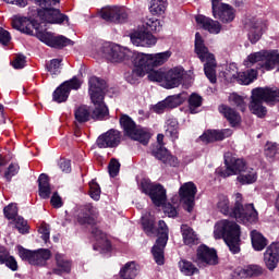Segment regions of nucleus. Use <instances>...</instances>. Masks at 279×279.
Listing matches in <instances>:
<instances>
[{
  "instance_id": "obj_1",
  "label": "nucleus",
  "mask_w": 279,
  "mask_h": 279,
  "mask_svg": "<svg viewBox=\"0 0 279 279\" xmlns=\"http://www.w3.org/2000/svg\"><path fill=\"white\" fill-rule=\"evenodd\" d=\"M104 95H106V81L93 76L89 78V97L94 105V110L90 113V107L81 106L75 109L74 117L77 123H86L90 119H106L108 117V107L104 102Z\"/></svg>"
},
{
  "instance_id": "obj_2",
  "label": "nucleus",
  "mask_w": 279,
  "mask_h": 279,
  "mask_svg": "<svg viewBox=\"0 0 279 279\" xmlns=\"http://www.w3.org/2000/svg\"><path fill=\"white\" fill-rule=\"evenodd\" d=\"M217 208L222 215L233 217L239 223H256L258 221V211L254 208V204L243 206V195L241 193L234 194L233 208L228 196L219 195Z\"/></svg>"
},
{
  "instance_id": "obj_3",
  "label": "nucleus",
  "mask_w": 279,
  "mask_h": 279,
  "mask_svg": "<svg viewBox=\"0 0 279 279\" xmlns=\"http://www.w3.org/2000/svg\"><path fill=\"white\" fill-rule=\"evenodd\" d=\"M14 29H19V32H23V34L32 35L34 34V28L36 29V37L38 40L47 45L48 47H53L54 49H62V47H69L73 45V40L59 35L53 36L52 33L47 31H40V28L36 27L34 22H32L27 17H15L12 22Z\"/></svg>"
},
{
  "instance_id": "obj_4",
  "label": "nucleus",
  "mask_w": 279,
  "mask_h": 279,
  "mask_svg": "<svg viewBox=\"0 0 279 279\" xmlns=\"http://www.w3.org/2000/svg\"><path fill=\"white\" fill-rule=\"evenodd\" d=\"M214 238L223 239L232 254L241 252V227L236 222L228 219L216 222Z\"/></svg>"
},
{
  "instance_id": "obj_5",
  "label": "nucleus",
  "mask_w": 279,
  "mask_h": 279,
  "mask_svg": "<svg viewBox=\"0 0 279 279\" xmlns=\"http://www.w3.org/2000/svg\"><path fill=\"white\" fill-rule=\"evenodd\" d=\"M244 66L252 69L257 64L258 69L264 71H274L277 68L279 72V51L278 50H260L250 53L243 61Z\"/></svg>"
},
{
  "instance_id": "obj_6",
  "label": "nucleus",
  "mask_w": 279,
  "mask_h": 279,
  "mask_svg": "<svg viewBox=\"0 0 279 279\" xmlns=\"http://www.w3.org/2000/svg\"><path fill=\"white\" fill-rule=\"evenodd\" d=\"M195 53L202 62H206L204 65L205 75L211 84H215L217 82V73L215 71L217 61L215 60V54L208 51V47L204 44L199 33L195 34Z\"/></svg>"
},
{
  "instance_id": "obj_7",
  "label": "nucleus",
  "mask_w": 279,
  "mask_h": 279,
  "mask_svg": "<svg viewBox=\"0 0 279 279\" xmlns=\"http://www.w3.org/2000/svg\"><path fill=\"white\" fill-rule=\"evenodd\" d=\"M130 58L134 69L126 80L130 84H136L138 77H145V74L151 71L149 53L131 52Z\"/></svg>"
},
{
  "instance_id": "obj_8",
  "label": "nucleus",
  "mask_w": 279,
  "mask_h": 279,
  "mask_svg": "<svg viewBox=\"0 0 279 279\" xmlns=\"http://www.w3.org/2000/svg\"><path fill=\"white\" fill-rule=\"evenodd\" d=\"M120 125L124 131V134L132 138L133 141H137L142 145H147L149 140L151 138V134L148 133L147 130L136 125L134 120L126 114H123L120 118Z\"/></svg>"
},
{
  "instance_id": "obj_9",
  "label": "nucleus",
  "mask_w": 279,
  "mask_h": 279,
  "mask_svg": "<svg viewBox=\"0 0 279 279\" xmlns=\"http://www.w3.org/2000/svg\"><path fill=\"white\" fill-rule=\"evenodd\" d=\"M158 239L156 244L153 246V256L157 265H165V247L167 241H169V227L163 220H159L157 229Z\"/></svg>"
},
{
  "instance_id": "obj_10",
  "label": "nucleus",
  "mask_w": 279,
  "mask_h": 279,
  "mask_svg": "<svg viewBox=\"0 0 279 279\" xmlns=\"http://www.w3.org/2000/svg\"><path fill=\"white\" fill-rule=\"evenodd\" d=\"M19 255L22 260H27L29 265H37L44 267L47 265V260L51 258V251L49 248H38L36 251H29L23 246H17Z\"/></svg>"
},
{
  "instance_id": "obj_11",
  "label": "nucleus",
  "mask_w": 279,
  "mask_h": 279,
  "mask_svg": "<svg viewBox=\"0 0 279 279\" xmlns=\"http://www.w3.org/2000/svg\"><path fill=\"white\" fill-rule=\"evenodd\" d=\"M142 193L149 195L155 206H162L167 202V190L161 184L151 183V181L144 179L141 182Z\"/></svg>"
},
{
  "instance_id": "obj_12",
  "label": "nucleus",
  "mask_w": 279,
  "mask_h": 279,
  "mask_svg": "<svg viewBox=\"0 0 279 279\" xmlns=\"http://www.w3.org/2000/svg\"><path fill=\"white\" fill-rule=\"evenodd\" d=\"M225 169L219 170L218 173L221 178H230V175H240L245 171L247 165L245 160L236 159L230 155L225 156Z\"/></svg>"
},
{
  "instance_id": "obj_13",
  "label": "nucleus",
  "mask_w": 279,
  "mask_h": 279,
  "mask_svg": "<svg viewBox=\"0 0 279 279\" xmlns=\"http://www.w3.org/2000/svg\"><path fill=\"white\" fill-rule=\"evenodd\" d=\"M37 14L41 23H49L50 25H62L64 21H69V16L62 14L60 10L51 7H40Z\"/></svg>"
},
{
  "instance_id": "obj_14",
  "label": "nucleus",
  "mask_w": 279,
  "mask_h": 279,
  "mask_svg": "<svg viewBox=\"0 0 279 279\" xmlns=\"http://www.w3.org/2000/svg\"><path fill=\"white\" fill-rule=\"evenodd\" d=\"M197 194V186L193 182L184 183L180 190V202L183 204V208L187 210V213H193V208H195V195Z\"/></svg>"
},
{
  "instance_id": "obj_15",
  "label": "nucleus",
  "mask_w": 279,
  "mask_h": 279,
  "mask_svg": "<svg viewBox=\"0 0 279 279\" xmlns=\"http://www.w3.org/2000/svg\"><path fill=\"white\" fill-rule=\"evenodd\" d=\"M82 86V82L77 77H73L70 81L62 83L52 94V100L57 104H64L71 95V90H77Z\"/></svg>"
},
{
  "instance_id": "obj_16",
  "label": "nucleus",
  "mask_w": 279,
  "mask_h": 279,
  "mask_svg": "<svg viewBox=\"0 0 279 279\" xmlns=\"http://www.w3.org/2000/svg\"><path fill=\"white\" fill-rule=\"evenodd\" d=\"M105 58L109 62H123V60H130L132 56V50L123 48L117 44L107 45L104 47Z\"/></svg>"
},
{
  "instance_id": "obj_17",
  "label": "nucleus",
  "mask_w": 279,
  "mask_h": 279,
  "mask_svg": "<svg viewBox=\"0 0 279 279\" xmlns=\"http://www.w3.org/2000/svg\"><path fill=\"white\" fill-rule=\"evenodd\" d=\"M132 45L135 47H154L158 40L151 33L143 29L141 26L138 29L130 36Z\"/></svg>"
},
{
  "instance_id": "obj_18",
  "label": "nucleus",
  "mask_w": 279,
  "mask_h": 279,
  "mask_svg": "<svg viewBox=\"0 0 279 279\" xmlns=\"http://www.w3.org/2000/svg\"><path fill=\"white\" fill-rule=\"evenodd\" d=\"M100 16L108 23H124V21H128V12L121 7L104 9Z\"/></svg>"
},
{
  "instance_id": "obj_19",
  "label": "nucleus",
  "mask_w": 279,
  "mask_h": 279,
  "mask_svg": "<svg viewBox=\"0 0 279 279\" xmlns=\"http://www.w3.org/2000/svg\"><path fill=\"white\" fill-rule=\"evenodd\" d=\"M119 143H121V133L116 130H109L108 132L100 135L96 141V145L99 147V149L117 147Z\"/></svg>"
},
{
  "instance_id": "obj_20",
  "label": "nucleus",
  "mask_w": 279,
  "mask_h": 279,
  "mask_svg": "<svg viewBox=\"0 0 279 279\" xmlns=\"http://www.w3.org/2000/svg\"><path fill=\"white\" fill-rule=\"evenodd\" d=\"M214 19H217L221 23H232L236 19V10L228 3H221L217 9L213 11Z\"/></svg>"
},
{
  "instance_id": "obj_21",
  "label": "nucleus",
  "mask_w": 279,
  "mask_h": 279,
  "mask_svg": "<svg viewBox=\"0 0 279 279\" xmlns=\"http://www.w3.org/2000/svg\"><path fill=\"white\" fill-rule=\"evenodd\" d=\"M248 28V40L252 45H256L258 40H260V36H263V32L267 29V24L262 20H251L246 25Z\"/></svg>"
},
{
  "instance_id": "obj_22",
  "label": "nucleus",
  "mask_w": 279,
  "mask_h": 279,
  "mask_svg": "<svg viewBox=\"0 0 279 279\" xmlns=\"http://www.w3.org/2000/svg\"><path fill=\"white\" fill-rule=\"evenodd\" d=\"M184 78V69L175 66L166 72L165 88H178Z\"/></svg>"
},
{
  "instance_id": "obj_23",
  "label": "nucleus",
  "mask_w": 279,
  "mask_h": 279,
  "mask_svg": "<svg viewBox=\"0 0 279 279\" xmlns=\"http://www.w3.org/2000/svg\"><path fill=\"white\" fill-rule=\"evenodd\" d=\"M197 260L205 265H217L219 263V257L217 256V251L214 248L201 245L197 248Z\"/></svg>"
},
{
  "instance_id": "obj_24",
  "label": "nucleus",
  "mask_w": 279,
  "mask_h": 279,
  "mask_svg": "<svg viewBox=\"0 0 279 279\" xmlns=\"http://www.w3.org/2000/svg\"><path fill=\"white\" fill-rule=\"evenodd\" d=\"M151 155L157 159L162 161L163 165L168 167H179L180 160H178V157L171 155L169 150L166 147L159 146L156 149L151 150Z\"/></svg>"
},
{
  "instance_id": "obj_25",
  "label": "nucleus",
  "mask_w": 279,
  "mask_h": 279,
  "mask_svg": "<svg viewBox=\"0 0 279 279\" xmlns=\"http://www.w3.org/2000/svg\"><path fill=\"white\" fill-rule=\"evenodd\" d=\"M264 263L269 269V271H274L276 267H278L279 263V245L276 243L270 244L266 252L264 253Z\"/></svg>"
},
{
  "instance_id": "obj_26",
  "label": "nucleus",
  "mask_w": 279,
  "mask_h": 279,
  "mask_svg": "<svg viewBox=\"0 0 279 279\" xmlns=\"http://www.w3.org/2000/svg\"><path fill=\"white\" fill-rule=\"evenodd\" d=\"M229 136H232V130L230 129L222 131L208 130L199 136V141L202 143H215V141H223V138H229Z\"/></svg>"
},
{
  "instance_id": "obj_27",
  "label": "nucleus",
  "mask_w": 279,
  "mask_h": 279,
  "mask_svg": "<svg viewBox=\"0 0 279 279\" xmlns=\"http://www.w3.org/2000/svg\"><path fill=\"white\" fill-rule=\"evenodd\" d=\"M251 104L248 106L252 114H255L259 119H263L267 114V107L263 106L265 101L259 95H256V92L252 90Z\"/></svg>"
},
{
  "instance_id": "obj_28",
  "label": "nucleus",
  "mask_w": 279,
  "mask_h": 279,
  "mask_svg": "<svg viewBox=\"0 0 279 279\" xmlns=\"http://www.w3.org/2000/svg\"><path fill=\"white\" fill-rule=\"evenodd\" d=\"M255 95H259L266 104H276L279 101V88L277 87H257L254 88Z\"/></svg>"
},
{
  "instance_id": "obj_29",
  "label": "nucleus",
  "mask_w": 279,
  "mask_h": 279,
  "mask_svg": "<svg viewBox=\"0 0 279 279\" xmlns=\"http://www.w3.org/2000/svg\"><path fill=\"white\" fill-rule=\"evenodd\" d=\"M197 25H202L203 29L209 32V34H219L221 32V23L204 15L196 16Z\"/></svg>"
},
{
  "instance_id": "obj_30",
  "label": "nucleus",
  "mask_w": 279,
  "mask_h": 279,
  "mask_svg": "<svg viewBox=\"0 0 279 279\" xmlns=\"http://www.w3.org/2000/svg\"><path fill=\"white\" fill-rule=\"evenodd\" d=\"M54 260L57 267L53 268V274H57V276H62V274H71L72 264L64 254L57 253L54 255Z\"/></svg>"
},
{
  "instance_id": "obj_31",
  "label": "nucleus",
  "mask_w": 279,
  "mask_h": 279,
  "mask_svg": "<svg viewBox=\"0 0 279 279\" xmlns=\"http://www.w3.org/2000/svg\"><path fill=\"white\" fill-rule=\"evenodd\" d=\"M181 233L183 236V243L185 245H189L191 247L199 243V238L197 236V233H195L193 228L189 227L187 225L181 226Z\"/></svg>"
},
{
  "instance_id": "obj_32",
  "label": "nucleus",
  "mask_w": 279,
  "mask_h": 279,
  "mask_svg": "<svg viewBox=\"0 0 279 279\" xmlns=\"http://www.w3.org/2000/svg\"><path fill=\"white\" fill-rule=\"evenodd\" d=\"M238 278H252L254 276L263 275V267L258 265H250L244 268H238L234 271Z\"/></svg>"
},
{
  "instance_id": "obj_33",
  "label": "nucleus",
  "mask_w": 279,
  "mask_h": 279,
  "mask_svg": "<svg viewBox=\"0 0 279 279\" xmlns=\"http://www.w3.org/2000/svg\"><path fill=\"white\" fill-rule=\"evenodd\" d=\"M0 265H5L11 269V271H16L19 269V264L14 256L10 255L8 248L0 246Z\"/></svg>"
},
{
  "instance_id": "obj_34",
  "label": "nucleus",
  "mask_w": 279,
  "mask_h": 279,
  "mask_svg": "<svg viewBox=\"0 0 279 279\" xmlns=\"http://www.w3.org/2000/svg\"><path fill=\"white\" fill-rule=\"evenodd\" d=\"M219 112L227 118L229 123L234 128L241 123V116L232 108L221 105L219 107Z\"/></svg>"
},
{
  "instance_id": "obj_35",
  "label": "nucleus",
  "mask_w": 279,
  "mask_h": 279,
  "mask_svg": "<svg viewBox=\"0 0 279 279\" xmlns=\"http://www.w3.org/2000/svg\"><path fill=\"white\" fill-rule=\"evenodd\" d=\"M251 243L255 252H263L267 247V238L257 230L251 231Z\"/></svg>"
},
{
  "instance_id": "obj_36",
  "label": "nucleus",
  "mask_w": 279,
  "mask_h": 279,
  "mask_svg": "<svg viewBox=\"0 0 279 279\" xmlns=\"http://www.w3.org/2000/svg\"><path fill=\"white\" fill-rule=\"evenodd\" d=\"M169 58H171V51L169 50L158 53H149L150 71L156 66H162L165 62H168Z\"/></svg>"
},
{
  "instance_id": "obj_37",
  "label": "nucleus",
  "mask_w": 279,
  "mask_h": 279,
  "mask_svg": "<svg viewBox=\"0 0 279 279\" xmlns=\"http://www.w3.org/2000/svg\"><path fill=\"white\" fill-rule=\"evenodd\" d=\"M240 184H254L258 180V175L253 168L246 167L236 178Z\"/></svg>"
},
{
  "instance_id": "obj_38",
  "label": "nucleus",
  "mask_w": 279,
  "mask_h": 279,
  "mask_svg": "<svg viewBox=\"0 0 279 279\" xmlns=\"http://www.w3.org/2000/svg\"><path fill=\"white\" fill-rule=\"evenodd\" d=\"M92 233L98 241L97 245L94 246V250H97V247H99L102 252H110V247H112V245L110 244V241L106 239V234H104V232H101V230L97 228L93 229Z\"/></svg>"
},
{
  "instance_id": "obj_39",
  "label": "nucleus",
  "mask_w": 279,
  "mask_h": 279,
  "mask_svg": "<svg viewBox=\"0 0 279 279\" xmlns=\"http://www.w3.org/2000/svg\"><path fill=\"white\" fill-rule=\"evenodd\" d=\"M138 276V265L134 262H129L120 270V278L122 279H134Z\"/></svg>"
},
{
  "instance_id": "obj_40",
  "label": "nucleus",
  "mask_w": 279,
  "mask_h": 279,
  "mask_svg": "<svg viewBox=\"0 0 279 279\" xmlns=\"http://www.w3.org/2000/svg\"><path fill=\"white\" fill-rule=\"evenodd\" d=\"M140 27L145 32H148V34H151V32H160V29H162V24L160 23V20L156 17H145Z\"/></svg>"
},
{
  "instance_id": "obj_41",
  "label": "nucleus",
  "mask_w": 279,
  "mask_h": 279,
  "mask_svg": "<svg viewBox=\"0 0 279 279\" xmlns=\"http://www.w3.org/2000/svg\"><path fill=\"white\" fill-rule=\"evenodd\" d=\"M39 183V196L43 199H49L51 195V185H49V177L45 173L40 174L38 178Z\"/></svg>"
},
{
  "instance_id": "obj_42",
  "label": "nucleus",
  "mask_w": 279,
  "mask_h": 279,
  "mask_svg": "<svg viewBox=\"0 0 279 279\" xmlns=\"http://www.w3.org/2000/svg\"><path fill=\"white\" fill-rule=\"evenodd\" d=\"M167 10V0H150L149 12L154 16H162Z\"/></svg>"
},
{
  "instance_id": "obj_43",
  "label": "nucleus",
  "mask_w": 279,
  "mask_h": 279,
  "mask_svg": "<svg viewBox=\"0 0 279 279\" xmlns=\"http://www.w3.org/2000/svg\"><path fill=\"white\" fill-rule=\"evenodd\" d=\"M258 77V71L251 69L245 72H240L238 76L239 84H243L244 86H248V84H252L254 80Z\"/></svg>"
},
{
  "instance_id": "obj_44",
  "label": "nucleus",
  "mask_w": 279,
  "mask_h": 279,
  "mask_svg": "<svg viewBox=\"0 0 279 279\" xmlns=\"http://www.w3.org/2000/svg\"><path fill=\"white\" fill-rule=\"evenodd\" d=\"M97 218V211L93 207H88V213H81L78 215L77 221L81 223V226H93L95 223V219Z\"/></svg>"
},
{
  "instance_id": "obj_45",
  "label": "nucleus",
  "mask_w": 279,
  "mask_h": 279,
  "mask_svg": "<svg viewBox=\"0 0 279 279\" xmlns=\"http://www.w3.org/2000/svg\"><path fill=\"white\" fill-rule=\"evenodd\" d=\"M165 101L166 106H168V110L171 108H178V106H182V104L186 101V94L169 96L165 99Z\"/></svg>"
},
{
  "instance_id": "obj_46",
  "label": "nucleus",
  "mask_w": 279,
  "mask_h": 279,
  "mask_svg": "<svg viewBox=\"0 0 279 279\" xmlns=\"http://www.w3.org/2000/svg\"><path fill=\"white\" fill-rule=\"evenodd\" d=\"M179 268L181 274H183L184 276H194V274H197L199 271L197 267L193 265V263L184 259L179 262Z\"/></svg>"
},
{
  "instance_id": "obj_47",
  "label": "nucleus",
  "mask_w": 279,
  "mask_h": 279,
  "mask_svg": "<svg viewBox=\"0 0 279 279\" xmlns=\"http://www.w3.org/2000/svg\"><path fill=\"white\" fill-rule=\"evenodd\" d=\"M278 144L274 142H268L265 146V156L269 160L278 159Z\"/></svg>"
},
{
  "instance_id": "obj_48",
  "label": "nucleus",
  "mask_w": 279,
  "mask_h": 279,
  "mask_svg": "<svg viewBox=\"0 0 279 279\" xmlns=\"http://www.w3.org/2000/svg\"><path fill=\"white\" fill-rule=\"evenodd\" d=\"M166 136L171 137L172 141H178V121L177 120H168Z\"/></svg>"
},
{
  "instance_id": "obj_49",
  "label": "nucleus",
  "mask_w": 279,
  "mask_h": 279,
  "mask_svg": "<svg viewBox=\"0 0 279 279\" xmlns=\"http://www.w3.org/2000/svg\"><path fill=\"white\" fill-rule=\"evenodd\" d=\"M143 229L148 236H154L156 231L154 230V218H148L147 216L142 217Z\"/></svg>"
},
{
  "instance_id": "obj_50",
  "label": "nucleus",
  "mask_w": 279,
  "mask_h": 279,
  "mask_svg": "<svg viewBox=\"0 0 279 279\" xmlns=\"http://www.w3.org/2000/svg\"><path fill=\"white\" fill-rule=\"evenodd\" d=\"M239 69L236 68V64L232 63L228 66L227 71L225 72V77L227 82H234V80L239 81Z\"/></svg>"
},
{
  "instance_id": "obj_51",
  "label": "nucleus",
  "mask_w": 279,
  "mask_h": 279,
  "mask_svg": "<svg viewBox=\"0 0 279 279\" xmlns=\"http://www.w3.org/2000/svg\"><path fill=\"white\" fill-rule=\"evenodd\" d=\"M148 80L150 82H160L165 88V84H166V72H162L161 70H157V71H150L148 73Z\"/></svg>"
},
{
  "instance_id": "obj_52",
  "label": "nucleus",
  "mask_w": 279,
  "mask_h": 279,
  "mask_svg": "<svg viewBox=\"0 0 279 279\" xmlns=\"http://www.w3.org/2000/svg\"><path fill=\"white\" fill-rule=\"evenodd\" d=\"M229 101L232 104V106H236L242 112H245V101L243 100V97H241L238 94H231L229 96Z\"/></svg>"
},
{
  "instance_id": "obj_53",
  "label": "nucleus",
  "mask_w": 279,
  "mask_h": 279,
  "mask_svg": "<svg viewBox=\"0 0 279 279\" xmlns=\"http://www.w3.org/2000/svg\"><path fill=\"white\" fill-rule=\"evenodd\" d=\"M89 195L95 202H99L101 197V187H99V184L95 181L89 182Z\"/></svg>"
},
{
  "instance_id": "obj_54",
  "label": "nucleus",
  "mask_w": 279,
  "mask_h": 279,
  "mask_svg": "<svg viewBox=\"0 0 279 279\" xmlns=\"http://www.w3.org/2000/svg\"><path fill=\"white\" fill-rule=\"evenodd\" d=\"M14 226L20 234H27L29 227H27V221L23 217H17L14 219Z\"/></svg>"
},
{
  "instance_id": "obj_55",
  "label": "nucleus",
  "mask_w": 279,
  "mask_h": 279,
  "mask_svg": "<svg viewBox=\"0 0 279 279\" xmlns=\"http://www.w3.org/2000/svg\"><path fill=\"white\" fill-rule=\"evenodd\" d=\"M189 104H190V110L192 114H195V108H199V106H202V96L197 95V94H192L190 99H189Z\"/></svg>"
},
{
  "instance_id": "obj_56",
  "label": "nucleus",
  "mask_w": 279,
  "mask_h": 279,
  "mask_svg": "<svg viewBox=\"0 0 279 279\" xmlns=\"http://www.w3.org/2000/svg\"><path fill=\"white\" fill-rule=\"evenodd\" d=\"M62 60L60 59H52L50 63L47 65V70L50 75H60V63Z\"/></svg>"
},
{
  "instance_id": "obj_57",
  "label": "nucleus",
  "mask_w": 279,
  "mask_h": 279,
  "mask_svg": "<svg viewBox=\"0 0 279 279\" xmlns=\"http://www.w3.org/2000/svg\"><path fill=\"white\" fill-rule=\"evenodd\" d=\"M3 211L7 219H14L16 215H19V208L16 207V204H10L9 206L4 207Z\"/></svg>"
},
{
  "instance_id": "obj_58",
  "label": "nucleus",
  "mask_w": 279,
  "mask_h": 279,
  "mask_svg": "<svg viewBox=\"0 0 279 279\" xmlns=\"http://www.w3.org/2000/svg\"><path fill=\"white\" fill-rule=\"evenodd\" d=\"M108 169L109 175L111 178H117V175H119V170L121 169V163H119L117 159H111Z\"/></svg>"
},
{
  "instance_id": "obj_59",
  "label": "nucleus",
  "mask_w": 279,
  "mask_h": 279,
  "mask_svg": "<svg viewBox=\"0 0 279 279\" xmlns=\"http://www.w3.org/2000/svg\"><path fill=\"white\" fill-rule=\"evenodd\" d=\"M26 60H25V56L23 54H17L15 57V59L13 60L12 62V66L14 69H24L25 68V64H26Z\"/></svg>"
},
{
  "instance_id": "obj_60",
  "label": "nucleus",
  "mask_w": 279,
  "mask_h": 279,
  "mask_svg": "<svg viewBox=\"0 0 279 279\" xmlns=\"http://www.w3.org/2000/svg\"><path fill=\"white\" fill-rule=\"evenodd\" d=\"M19 169L20 167L16 163H11L7 172L4 173V178H7L8 180H12V178H14L16 173H19Z\"/></svg>"
},
{
  "instance_id": "obj_61",
  "label": "nucleus",
  "mask_w": 279,
  "mask_h": 279,
  "mask_svg": "<svg viewBox=\"0 0 279 279\" xmlns=\"http://www.w3.org/2000/svg\"><path fill=\"white\" fill-rule=\"evenodd\" d=\"M36 5L39 8H51V5H58L60 0H35Z\"/></svg>"
},
{
  "instance_id": "obj_62",
  "label": "nucleus",
  "mask_w": 279,
  "mask_h": 279,
  "mask_svg": "<svg viewBox=\"0 0 279 279\" xmlns=\"http://www.w3.org/2000/svg\"><path fill=\"white\" fill-rule=\"evenodd\" d=\"M163 213L168 217H178V209H175L171 204L163 205Z\"/></svg>"
},
{
  "instance_id": "obj_63",
  "label": "nucleus",
  "mask_w": 279,
  "mask_h": 279,
  "mask_svg": "<svg viewBox=\"0 0 279 279\" xmlns=\"http://www.w3.org/2000/svg\"><path fill=\"white\" fill-rule=\"evenodd\" d=\"M153 110L157 114H162V112H165V110H169V107L167 106L166 100H162V101L158 102L157 105H155L153 107Z\"/></svg>"
},
{
  "instance_id": "obj_64",
  "label": "nucleus",
  "mask_w": 279,
  "mask_h": 279,
  "mask_svg": "<svg viewBox=\"0 0 279 279\" xmlns=\"http://www.w3.org/2000/svg\"><path fill=\"white\" fill-rule=\"evenodd\" d=\"M10 33L3 28H0V44L1 45H8L11 40Z\"/></svg>"
}]
</instances>
